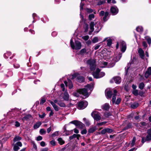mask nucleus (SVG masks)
Wrapping results in <instances>:
<instances>
[{"label":"nucleus","mask_w":151,"mask_h":151,"mask_svg":"<svg viewBox=\"0 0 151 151\" xmlns=\"http://www.w3.org/2000/svg\"><path fill=\"white\" fill-rule=\"evenodd\" d=\"M117 92L116 90H114V94L112 96V100L113 104H115L118 105L121 101L122 99L121 98H117V99L116 101L117 96L116 94Z\"/></svg>","instance_id":"obj_1"},{"label":"nucleus","mask_w":151,"mask_h":151,"mask_svg":"<svg viewBox=\"0 0 151 151\" xmlns=\"http://www.w3.org/2000/svg\"><path fill=\"white\" fill-rule=\"evenodd\" d=\"M100 70L98 68H97L96 71L93 73V75L94 77L96 78H101L105 75V73L103 72H100Z\"/></svg>","instance_id":"obj_2"},{"label":"nucleus","mask_w":151,"mask_h":151,"mask_svg":"<svg viewBox=\"0 0 151 151\" xmlns=\"http://www.w3.org/2000/svg\"><path fill=\"white\" fill-rule=\"evenodd\" d=\"M70 44L71 47L73 49L79 50L81 48V42L78 41H76L74 45L72 39L70 40Z\"/></svg>","instance_id":"obj_3"},{"label":"nucleus","mask_w":151,"mask_h":151,"mask_svg":"<svg viewBox=\"0 0 151 151\" xmlns=\"http://www.w3.org/2000/svg\"><path fill=\"white\" fill-rule=\"evenodd\" d=\"M78 92L80 94H82L83 96L82 97L83 99L86 98L89 96V93L88 92L86 88L79 89L78 90Z\"/></svg>","instance_id":"obj_4"},{"label":"nucleus","mask_w":151,"mask_h":151,"mask_svg":"<svg viewBox=\"0 0 151 151\" xmlns=\"http://www.w3.org/2000/svg\"><path fill=\"white\" fill-rule=\"evenodd\" d=\"M88 64L89 65L90 69L91 71L94 70L96 67L95 61L94 60L90 59L87 61Z\"/></svg>","instance_id":"obj_5"},{"label":"nucleus","mask_w":151,"mask_h":151,"mask_svg":"<svg viewBox=\"0 0 151 151\" xmlns=\"http://www.w3.org/2000/svg\"><path fill=\"white\" fill-rule=\"evenodd\" d=\"M88 104V102L85 101L80 102L78 104V108L79 109H83L85 108Z\"/></svg>","instance_id":"obj_6"},{"label":"nucleus","mask_w":151,"mask_h":151,"mask_svg":"<svg viewBox=\"0 0 151 151\" xmlns=\"http://www.w3.org/2000/svg\"><path fill=\"white\" fill-rule=\"evenodd\" d=\"M91 115L94 120L98 121L101 119V117L99 112L96 111L93 112L91 114Z\"/></svg>","instance_id":"obj_7"},{"label":"nucleus","mask_w":151,"mask_h":151,"mask_svg":"<svg viewBox=\"0 0 151 151\" xmlns=\"http://www.w3.org/2000/svg\"><path fill=\"white\" fill-rule=\"evenodd\" d=\"M101 65L100 66V67L101 68H104L105 67H107L108 68H111L113 67L115 64L113 63L111 64H109L107 65V63L106 62H101Z\"/></svg>","instance_id":"obj_8"},{"label":"nucleus","mask_w":151,"mask_h":151,"mask_svg":"<svg viewBox=\"0 0 151 151\" xmlns=\"http://www.w3.org/2000/svg\"><path fill=\"white\" fill-rule=\"evenodd\" d=\"M120 45L121 51L123 52H124L126 49V45L125 42L123 41L121 42L120 43Z\"/></svg>","instance_id":"obj_9"},{"label":"nucleus","mask_w":151,"mask_h":151,"mask_svg":"<svg viewBox=\"0 0 151 151\" xmlns=\"http://www.w3.org/2000/svg\"><path fill=\"white\" fill-rule=\"evenodd\" d=\"M22 146V144L21 142H17L14 145L13 149L14 151H18V150L20 149L19 147H21Z\"/></svg>","instance_id":"obj_10"},{"label":"nucleus","mask_w":151,"mask_h":151,"mask_svg":"<svg viewBox=\"0 0 151 151\" xmlns=\"http://www.w3.org/2000/svg\"><path fill=\"white\" fill-rule=\"evenodd\" d=\"M90 51L91 50L90 49H86V48L82 49L80 51V54L82 55H86L88 54Z\"/></svg>","instance_id":"obj_11"},{"label":"nucleus","mask_w":151,"mask_h":151,"mask_svg":"<svg viewBox=\"0 0 151 151\" xmlns=\"http://www.w3.org/2000/svg\"><path fill=\"white\" fill-rule=\"evenodd\" d=\"M110 10L113 15H116L118 12V9L116 6H113L112 7Z\"/></svg>","instance_id":"obj_12"},{"label":"nucleus","mask_w":151,"mask_h":151,"mask_svg":"<svg viewBox=\"0 0 151 151\" xmlns=\"http://www.w3.org/2000/svg\"><path fill=\"white\" fill-rule=\"evenodd\" d=\"M106 96L107 99L111 98L112 94V92L109 89H107L105 90Z\"/></svg>","instance_id":"obj_13"},{"label":"nucleus","mask_w":151,"mask_h":151,"mask_svg":"<svg viewBox=\"0 0 151 151\" xmlns=\"http://www.w3.org/2000/svg\"><path fill=\"white\" fill-rule=\"evenodd\" d=\"M151 75V67H149L146 71L145 76L146 78H148L149 76Z\"/></svg>","instance_id":"obj_14"},{"label":"nucleus","mask_w":151,"mask_h":151,"mask_svg":"<svg viewBox=\"0 0 151 151\" xmlns=\"http://www.w3.org/2000/svg\"><path fill=\"white\" fill-rule=\"evenodd\" d=\"M113 80L115 83L116 84H119L121 82V78L119 77H116L113 78Z\"/></svg>","instance_id":"obj_15"},{"label":"nucleus","mask_w":151,"mask_h":151,"mask_svg":"<svg viewBox=\"0 0 151 151\" xmlns=\"http://www.w3.org/2000/svg\"><path fill=\"white\" fill-rule=\"evenodd\" d=\"M138 52L140 57L142 58H144V52L143 50L141 48H139L138 51Z\"/></svg>","instance_id":"obj_16"},{"label":"nucleus","mask_w":151,"mask_h":151,"mask_svg":"<svg viewBox=\"0 0 151 151\" xmlns=\"http://www.w3.org/2000/svg\"><path fill=\"white\" fill-rule=\"evenodd\" d=\"M51 104L52 105L55 110L56 111H58L59 110V108L56 104H55L53 101H50V102Z\"/></svg>","instance_id":"obj_17"},{"label":"nucleus","mask_w":151,"mask_h":151,"mask_svg":"<svg viewBox=\"0 0 151 151\" xmlns=\"http://www.w3.org/2000/svg\"><path fill=\"white\" fill-rule=\"evenodd\" d=\"M69 96L68 93L65 92L64 94L63 99L65 101H68L69 99Z\"/></svg>","instance_id":"obj_18"},{"label":"nucleus","mask_w":151,"mask_h":151,"mask_svg":"<svg viewBox=\"0 0 151 151\" xmlns=\"http://www.w3.org/2000/svg\"><path fill=\"white\" fill-rule=\"evenodd\" d=\"M80 137V135L79 134H74L72 136L69 137V139L72 140L75 138L77 137L78 140L79 139V137Z\"/></svg>","instance_id":"obj_19"},{"label":"nucleus","mask_w":151,"mask_h":151,"mask_svg":"<svg viewBox=\"0 0 151 151\" xmlns=\"http://www.w3.org/2000/svg\"><path fill=\"white\" fill-rule=\"evenodd\" d=\"M109 106L108 104L106 103L102 106V108L105 110H108L109 108Z\"/></svg>","instance_id":"obj_20"},{"label":"nucleus","mask_w":151,"mask_h":151,"mask_svg":"<svg viewBox=\"0 0 151 151\" xmlns=\"http://www.w3.org/2000/svg\"><path fill=\"white\" fill-rule=\"evenodd\" d=\"M95 25L94 22H92L90 24V29L91 30V32H92L94 30V26Z\"/></svg>","instance_id":"obj_21"},{"label":"nucleus","mask_w":151,"mask_h":151,"mask_svg":"<svg viewBox=\"0 0 151 151\" xmlns=\"http://www.w3.org/2000/svg\"><path fill=\"white\" fill-rule=\"evenodd\" d=\"M57 140L58 143L61 145L64 144L65 143V141L61 137L57 139Z\"/></svg>","instance_id":"obj_22"},{"label":"nucleus","mask_w":151,"mask_h":151,"mask_svg":"<svg viewBox=\"0 0 151 151\" xmlns=\"http://www.w3.org/2000/svg\"><path fill=\"white\" fill-rule=\"evenodd\" d=\"M42 123L40 122H37L34 126V128L35 129H37L41 125Z\"/></svg>","instance_id":"obj_23"},{"label":"nucleus","mask_w":151,"mask_h":151,"mask_svg":"<svg viewBox=\"0 0 151 151\" xmlns=\"http://www.w3.org/2000/svg\"><path fill=\"white\" fill-rule=\"evenodd\" d=\"M58 104L60 107H65L66 105L63 102L61 101H58Z\"/></svg>","instance_id":"obj_24"},{"label":"nucleus","mask_w":151,"mask_h":151,"mask_svg":"<svg viewBox=\"0 0 151 151\" xmlns=\"http://www.w3.org/2000/svg\"><path fill=\"white\" fill-rule=\"evenodd\" d=\"M138 103L135 102L131 104V107L133 109H135L138 106Z\"/></svg>","instance_id":"obj_25"},{"label":"nucleus","mask_w":151,"mask_h":151,"mask_svg":"<svg viewBox=\"0 0 151 151\" xmlns=\"http://www.w3.org/2000/svg\"><path fill=\"white\" fill-rule=\"evenodd\" d=\"M145 40L147 41L148 43L150 45L151 44V38L148 36H146L145 37Z\"/></svg>","instance_id":"obj_26"},{"label":"nucleus","mask_w":151,"mask_h":151,"mask_svg":"<svg viewBox=\"0 0 151 151\" xmlns=\"http://www.w3.org/2000/svg\"><path fill=\"white\" fill-rule=\"evenodd\" d=\"M22 139L21 137H19V136H15L14 137L13 141L14 142H15L17 141H19Z\"/></svg>","instance_id":"obj_27"},{"label":"nucleus","mask_w":151,"mask_h":151,"mask_svg":"<svg viewBox=\"0 0 151 151\" xmlns=\"http://www.w3.org/2000/svg\"><path fill=\"white\" fill-rule=\"evenodd\" d=\"M78 81L79 82H83L84 81V77L82 76H80L77 78Z\"/></svg>","instance_id":"obj_28"},{"label":"nucleus","mask_w":151,"mask_h":151,"mask_svg":"<svg viewBox=\"0 0 151 151\" xmlns=\"http://www.w3.org/2000/svg\"><path fill=\"white\" fill-rule=\"evenodd\" d=\"M122 56V54L121 53L119 54L116 57V58L114 59V60L116 62H117L121 58Z\"/></svg>","instance_id":"obj_29"},{"label":"nucleus","mask_w":151,"mask_h":151,"mask_svg":"<svg viewBox=\"0 0 151 151\" xmlns=\"http://www.w3.org/2000/svg\"><path fill=\"white\" fill-rule=\"evenodd\" d=\"M122 56V54L121 53L119 54L116 57V58L114 59V60L116 62H117L121 58Z\"/></svg>","instance_id":"obj_30"},{"label":"nucleus","mask_w":151,"mask_h":151,"mask_svg":"<svg viewBox=\"0 0 151 151\" xmlns=\"http://www.w3.org/2000/svg\"><path fill=\"white\" fill-rule=\"evenodd\" d=\"M80 122L77 120H74L71 122L70 123L73 124L77 127Z\"/></svg>","instance_id":"obj_31"},{"label":"nucleus","mask_w":151,"mask_h":151,"mask_svg":"<svg viewBox=\"0 0 151 151\" xmlns=\"http://www.w3.org/2000/svg\"><path fill=\"white\" fill-rule=\"evenodd\" d=\"M96 129V127H94L91 128L88 130V132L92 133L94 132Z\"/></svg>","instance_id":"obj_32"},{"label":"nucleus","mask_w":151,"mask_h":151,"mask_svg":"<svg viewBox=\"0 0 151 151\" xmlns=\"http://www.w3.org/2000/svg\"><path fill=\"white\" fill-rule=\"evenodd\" d=\"M109 12H106L104 14V17L103 18V20L104 21H106L107 20V19L106 18L109 15Z\"/></svg>","instance_id":"obj_33"},{"label":"nucleus","mask_w":151,"mask_h":151,"mask_svg":"<svg viewBox=\"0 0 151 151\" xmlns=\"http://www.w3.org/2000/svg\"><path fill=\"white\" fill-rule=\"evenodd\" d=\"M106 2V0H100L98 2L97 5H100L104 4Z\"/></svg>","instance_id":"obj_34"},{"label":"nucleus","mask_w":151,"mask_h":151,"mask_svg":"<svg viewBox=\"0 0 151 151\" xmlns=\"http://www.w3.org/2000/svg\"><path fill=\"white\" fill-rule=\"evenodd\" d=\"M11 52H7L4 54V57L5 58H7L9 56L11 55Z\"/></svg>","instance_id":"obj_35"},{"label":"nucleus","mask_w":151,"mask_h":151,"mask_svg":"<svg viewBox=\"0 0 151 151\" xmlns=\"http://www.w3.org/2000/svg\"><path fill=\"white\" fill-rule=\"evenodd\" d=\"M136 30L138 32H141L143 31V28L142 27H138L136 28Z\"/></svg>","instance_id":"obj_36"},{"label":"nucleus","mask_w":151,"mask_h":151,"mask_svg":"<svg viewBox=\"0 0 151 151\" xmlns=\"http://www.w3.org/2000/svg\"><path fill=\"white\" fill-rule=\"evenodd\" d=\"M84 127V125L81 122L77 126L78 128L81 129H83Z\"/></svg>","instance_id":"obj_37"},{"label":"nucleus","mask_w":151,"mask_h":151,"mask_svg":"<svg viewBox=\"0 0 151 151\" xmlns=\"http://www.w3.org/2000/svg\"><path fill=\"white\" fill-rule=\"evenodd\" d=\"M107 45L108 46H110L112 44V40L111 39H109L107 40Z\"/></svg>","instance_id":"obj_38"},{"label":"nucleus","mask_w":151,"mask_h":151,"mask_svg":"<svg viewBox=\"0 0 151 151\" xmlns=\"http://www.w3.org/2000/svg\"><path fill=\"white\" fill-rule=\"evenodd\" d=\"M46 99L45 97H43L42 98L40 104L41 105L43 104L46 101Z\"/></svg>","instance_id":"obj_39"},{"label":"nucleus","mask_w":151,"mask_h":151,"mask_svg":"<svg viewBox=\"0 0 151 151\" xmlns=\"http://www.w3.org/2000/svg\"><path fill=\"white\" fill-rule=\"evenodd\" d=\"M145 86V85L144 83L142 82L140 83L139 85V88L142 89H143L144 87Z\"/></svg>","instance_id":"obj_40"},{"label":"nucleus","mask_w":151,"mask_h":151,"mask_svg":"<svg viewBox=\"0 0 151 151\" xmlns=\"http://www.w3.org/2000/svg\"><path fill=\"white\" fill-rule=\"evenodd\" d=\"M59 135V132L56 131L52 133V137H55V136H58Z\"/></svg>","instance_id":"obj_41"},{"label":"nucleus","mask_w":151,"mask_h":151,"mask_svg":"<svg viewBox=\"0 0 151 151\" xmlns=\"http://www.w3.org/2000/svg\"><path fill=\"white\" fill-rule=\"evenodd\" d=\"M85 124L87 126H89L90 125V123L88 120L86 118H84L83 119Z\"/></svg>","instance_id":"obj_42"},{"label":"nucleus","mask_w":151,"mask_h":151,"mask_svg":"<svg viewBox=\"0 0 151 151\" xmlns=\"http://www.w3.org/2000/svg\"><path fill=\"white\" fill-rule=\"evenodd\" d=\"M68 81L69 83V88L70 89H71L73 87V85L72 84L71 81L70 80H68Z\"/></svg>","instance_id":"obj_43"},{"label":"nucleus","mask_w":151,"mask_h":151,"mask_svg":"<svg viewBox=\"0 0 151 151\" xmlns=\"http://www.w3.org/2000/svg\"><path fill=\"white\" fill-rule=\"evenodd\" d=\"M94 17L95 15L94 14H90L88 16V19L90 20H91L92 19L94 18Z\"/></svg>","instance_id":"obj_44"},{"label":"nucleus","mask_w":151,"mask_h":151,"mask_svg":"<svg viewBox=\"0 0 151 151\" xmlns=\"http://www.w3.org/2000/svg\"><path fill=\"white\" fill-rule=\"evenodd\" d=\"M40 132L41 134H45L46 133V131L45 129H41L40 130Z\"/></svg>","instance_id":"obj_45"},{"label":"nucleus","mask_w":151,"mask_h":151,"mask_svg":"<svg viewBox=\"0 0 151 151\" xmlns=\"http://www.w3.org/2000/svg\"><path fill=\"white\" fill-rule=\"evenodd\" d=\"M31 117V116L30 115H27L25 116H24L23 118V120H27V119Z\"/></svg>","instance_id":"obj_46"},{"label":"nucleus","mask_w":151,"mask_h":151,"mask_svg":"<svg viewBox=\"0 0 151 151\" xmlns=\"http://www.w3.org/2000/svg\"><path fill=\"white\" fill-rule=\"evenodd\" d=\"M106 132L108 133H111L113 132V130L111 129L108 128H106Z\"/></svg>","instance_id":"obj_47"},{"label":"nucleus","mask_w":151,"mask_h":151,"mask_svg":"<svg viewBox=\"0 0 151 151\" xmlns=\"http://www.w3.org/2000/svg\"><path fill=\"white\" fill-rule=\"evenodd\" d=\"M135 141H136L135 137H133V138L132 140L131 143V145L132 146H133L134 145Z\"/></svg>","instance_id":"obj_48"},{"label":"nucleus","mask_w":151,"mask_h":151,"mask_svg":"<svg viewBox=\"0 0 151 151\" xmlns=\"http://www.w3.org/2000/svg\"><path fill=\"white\" fill-rule=\"evenodd\" d=\"M151 140V135L148 134L146 136V140L150 141Z\"/></svg>","instance_id":"obj_49"},{"label":"nucleus","mask_w":151,"mask_h":151,"mask_svg":"<svg viewBox=\"0 0 151 151\" xmlns=\"http://www.w3.org/2000/svg\"><path fill=\"white\" fill-rule=\"evenodd\" d=\"M20 123L18 121H16L15 122L14 125L16 127H19L20 126Z\"/></svg>","instance_id":"obj_50"},{"label":"nucleus","mask_w":151,"mask_h":151,"mask_svg":"<svg viewBox=\"0 0 151 151\" xmlns=\"http://www.w3.org/2000/svg\"><path fill=\"white\" fill-rule=\"evenodd\" d=\"M50 144L52 146H55L56 145V143L55 141L54 140H51L50 142Z\"/></svg>","instance_id":"obj_51"},{"label":"nucleus","mask_w":151,"mask_h":151,"mask_svg":"<svg viewBox=\"0 0 151 151\" xmlns=\"http://www.w3.org/2000/svg\"><path fill=\"white\" fill-rule=\"evenodd\" d=\"M86 10L88 13H91L93 12V10L90 9L86 8L85 9Z\"/></svg>","instance_id":"obj_52"},{"label":"nucleus","mask_w":151,"mask_h":151,"mask_svg":"<svg viewBox=\"0 0 151 151\" xmlns=\"http://www.w3.org/2000/svg\"><path fill=\"white\" fill-rule=\"evenodd\" d=\"M98 38L97 37H95L93 40L92 42L93 43H95L98 41Z\"/></svg>","instance_id":"obj_53"},{"label":"nucleus","mask_w":151,"mask_h":151,"mask_svg":"<svg viewBox=\"0 0 151 151\" xmlns=\"http://www.w3.org/2000/svg\"><path fill=\"white\" fill-rule=\"evenodd\" d=\"M46 114L45 113H43L42 115H40L39 114V117L41 118L42 119L43 118L46 116Z\"/></svg>","instance_id":"obj_54"},{"label":"nucleus","mask_w":151,"mask_h":151,"mask_svg":"<svg viewBox=\"0 0 151 151\" xmlns=\"http://www.w3.org/2000/svg\"><path fill=\"white\" fill-rule=\"evenodd\" d=\"M133 94L136 96L138 95V91L137 90H134L133 91Z\"/></svg>","instance_id":"obj_55"},{"label":"nucleus","mask_w":151,"mask_h":151,"mask_svg":"<svg viewBox=\"0 0 151 151\" xmlns=\"http://www.w3.org/2000/svg\"><path fill=\"white\" fill-rule=\"evenodd\" d=\"M84 27L85 29V31L86 32L87 31L88 29V25L87 24L85 23L84 24Z\"/></svg>","instance_id":"obj_56"},{"label":"nucleus","mask_w":151,"mask_h":151,"mask_svg":"<svg viewBox=\"0 0 151 151\" xmlns=\"http://www.w3.org/2000/svg\"><path fill=\"white\" fill-rule=\"evenodd\" d=\"M87 132V131L86 129H84L81 131V133L82 134H86Z\"/></svg>","instance_id":"obj_57"},{"label":"nucleus","mask_w":151,"mask_h":151,"mask_svg":"<svg viewBox=\"0 0 151 151\" xmlns=\"http://www.w3.org/2000/svg\"><path fill=\"white\" fill-rule=\"evenodd\" d=\"M140 126L144 127L146 126V123L145 122H142L140 123Z\"/></svg>","instance_id":"obj_58"},{"label":"nucleus","mask_w":151,"mask_h":151,"mask_svg":"<svg viewBox=\"0 0 151 151\" xmlns=\"http://www.w3.org/2000/svg\"><path fill=\"white\" fill-rule=\"evenodd\" d=\"M60 86L61 88H62V90L63 91H65V88H64V85L62 83L60 85Z\"/></svg>","instance_id":"obj_59"},{"label":"nucleus","mask_w":151,"mask_h":151,"mask_svg":"<svg viewBox=\"0 0 151 151\" xmlns=\"http://www.w3.org/2000/svg\"><path fill=\"white\" fill-rule=\"evenodd\" d=\"M83 38L85 40H87L89 38V36L88 35H86L83 37Z\"/></svg>","instance_id":"obj_60"},{"label":"nucleus","mask_w":151,"mask_h":151,"mask_svg":"<svg viewBox=\"0 0 151 151\" xmlns=\"http://www.w3.org/2000/svg\"><path fill=\"white\" fill-rule=\"evenodd\" d=\"M42 137L41 136H39L38 137H37V141H40L42 139Z\"/></svg>","instance_id":"obj_61"},{"label":"nucleus","mask_w":151,"mask_h":151,"mask_svg":"<svg viewBox=\"0 0 151 151\" xmlns=\"http://www.w3.org/2000/svg\"><path fill=\"white\" fill-rule=\"evenodd\" d=\"M104 14L105 12L104 11H101L99 13V15L101 17L103 16L104 15Z\"/></svg>","instance_id":"obj_62"},{"label":"nucleus","mask_w":151,"mask_h":151,"mask_svg":"<svg viewBox=\"0 0 151 151\" xmlns=\"http://www.w3.org/2000/svg\"><path fill=\"white\" fill-rule=\"evenodd\" d=\"M101 133L102 134H105V133H106V129H105L102 130L101 132Z\"/></svg>","instance_id":"obj_63"},{"label":"nucleus","mask_w":151,"mask_h":151,"mask_svg":"<svg viewBox=\"0 0 151 151\" xmlns=\"http://www.w3.org/2000/svg\"><path fill=\"white\" fill-rule=\"evenodd\" d=\"M34 68L36 70H37L38 68V66L37 64H35L34 65Z\"/></svg>","instance_id":"obj_64"}]
</instances>
